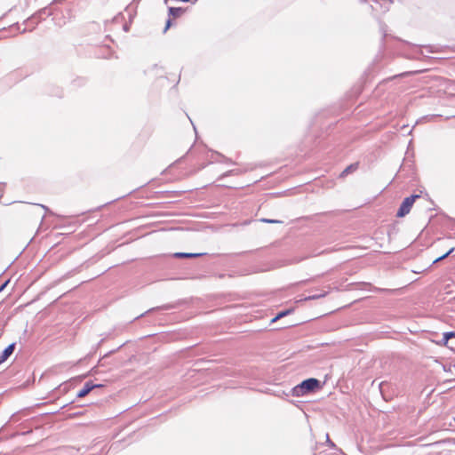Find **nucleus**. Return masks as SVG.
I'll return each mask as SVG.
<instances>
[{
  "mask_svg": "<svg viewBox=\"0 0 455 455\" xmlns=\"http://www.w3.org/2000/svg\"><path fill=\"white\" fill-rule=\"evenodd\" d=\"M319 387V380L316 379H308L302 381L299 385L293 387V395L296 396L304 395Z\"/></svg>",
  "mask_w": 455,
  "mask_h": 455,
  "instance_id": "nucleus-1",
  "label": "nucleus"
},
{
  "mask_svg": "<svg viewBox=\"0 0 455 455\" xmlns=\"http://www.w3.org/2000/svg\"><path fill=\"white\" fill-rule=\"evenodd\" d=\"M418 197H419V196H418V195L411 196L410 197H406L403 201V203H402V204H401V206H400V208H399V210L397 212V214H396L397 217L401 218V217H404L406 214H408L410 212V211H411V207H412L416 198H418Z\"/></svg>",
  "mask_w": 455,
  "mask_h": 455,
  "instance_id": "nucleus-2",
  "label": "nucleus"
},
{
  "mask_svg": "<svg viewBox=\"0 0 455 455\" xmlns=\"http://www.w3.org/2000/svg\"><path fill=\"white\" fill-rule=\"evenodd\" d=\"M100 385H93L90 382H87L84 387L78 392L77 396L78 397H84L86 396L94 387H99Z\"/></svg>",
  "mask_w": 455,
  "mask_h": 455,
  "instance_id": "nucleus-3",
  "label": "nucleus"
},
{
  "mask_svg": "<svg viewBox=\"0 0 455 455\" xmlns=\"http://www.w3.org/2000/svg\"><path fill=\"white\" fill-rule=\"evenodd\" d=\"M15 347V344L12 343L9 345L0 355V364L4 363L7 358L13 353Z\"/></svg>",
  "mask_w": 455,
  "mask_h": 455,
  "instance_id": "nucleus-4",
  "label": "nucleus"
},
{
  "mask_svg": "<svg viewBox=\"0 0 455 455\" xmlns=\"http://www.w3.org/2000/svg\"><path fill=\"white\" fill-rule=\"evenodd\" d=\"M357 168V164H350L349 166H347L343 172L342 173L340 174L342 177L343 176H346L347 174L354 172L355 170H356Z\"/></svg>",
  "mask_w": 455,
  "mask_h": 455,
  "instance_id": "nucleus-5",
  "label": "nucleus"
},
{
  "mask_svg": "<svg viewBox=\"0 0 455 455\" xmlns=\"http://www.w3.org/2000/svg\"><path fill=\"white\" fill-rule=\"evenodd\" d=\"M169 13L172 16L178 17L182 13L181 8H176V7H170L169 8Z\"/></svg>",
  "mask_w": 455,
  "mask_h": 455,
  "instance_id": "nucleus-6",
  "label": "nucleus"
},
{
  "mask_svg": "<svg viewBox=\"0 0 455 455\" xmlns=\"http://www.w3.org/2000/svg\"><path fill=\"white\" fill-rule=\"evenodd\" d=\"M453 251H454V248L452 247V248H451V249H450L446 253H443V255H442L441 257H439V258L435 259L434 260V262H433V263H437V262H439V261H441V260L444 259H445V258H447L450 254H451Z\"/></svg>",
  "mask_w": 455,
  "mask_h": 455,
  "instance_id": "nucleus-7",
  "label": "nucleus"
},
{
  "mask_svg": "<svg viewBox=\"0 0 455 455\" xmlns=\"http://www.w3.org/2000/svg\"><path fill=\"white\" fill-rule=\"evenodd\" d=\"M291 312V309H289V310H285V311H282V312H280L279 314H277V315H276L275 317H274V318L272 319V321H271V322H272V323H275V322H276L278 319L283 318V316H285V315H289Z\"/></svg>",
  "mask_w": 455,
  "mask_h": 455,
  "instance_id": "nucleus-8",
  "label": "nucleus"
},
{
  "mask_svg": "<svg viewBox=\"0 0 455 455\" xmlns=\"http://www.w3.org/2000/svg\"><path fill=\"white\" fill-rule=\"evenodd\" d=\"M451 338H455L454 331L444 332L443 333V344L446 345L448 340Z\"/></svg>",
  "mask_w": 455,
  "mask_h": 455,
  "instance_id": "nucleus-9",
  "label": "nucleus"
},
{
  "mask_svg": "<svg viewBox=\"0 0 455 455\" xmlns=\"http://www.w3.org/2000/svg\"><path fill=\"white\" fill-rule=\"evenodd\" d=\"M199 255H201V254L200 253H176L177 257H187V258L197 257Z\"/></svg>",
  "mask_w": 455,
  "mask_h": 455,
  "instance_id": "nucleus-10",
  "label": "nucleus"
},
{
  "mask_svg": "<svg viewBox=\"0 0 455 455\" xmlns=\"http://www.w3.org/2000/svg\"><path fill=\"white\" fill-rule=\"evenodd\" d=\"M323 295H313V296H309L308 298H307L306 299H318L320 297H322Z\"/></svg>",
  "mask_w": 455,
  "mask_h": 455,
  "instance_id": "nucleus-11",
  "label": "nucleus"
},
{
  "mask_svg": "<svg viewBox=\"0 0 455 455\" xmlns=\"http://www.w3.org/2000/svg\"><path fill=\"white\" fill-rule=\"evenodd\" d=\"M262 221L264 222H267V223H275L277 222L276 220H267V219H263Z\"/></svg>",
  "mask_w": 455,
  "mask_h": 455,
  "instance_id": "nucleus-12",
  "label": "nucleus"
},
{
  "mask_svg": "<svg viewBox=\"0 0 455 455\" xmlns=\"http://www.w3.org/2000/svg\"><path fill=\"white\" fill-rule=\"evenodd\" d=\"M326 440H327V443L331 445V446H333L334 444L332 443V442L330 440L329 438V435H326Z\"/></svg>",
  "mask_w": 455,
  "mask_h": 455,
  "instance_id": "nucleus-13",
  "label": "nucleus"
},
{
  "mask_svg": "<svg viewBox=\"0 0 455 455\" xmlns=\"http://www.w3.org/2000/svg\"><path fill=\"white\" fill-rule=\"evenodd\" d=\"M171 26V20H169L166 23V26H165V28H164V32L170 28Z\"/></svg>",
  "mask_w": 455,
  "mask_h": 455,
  "instance_id": "nucleus-14",
  "label": "nucleus"
}]
</instances>
